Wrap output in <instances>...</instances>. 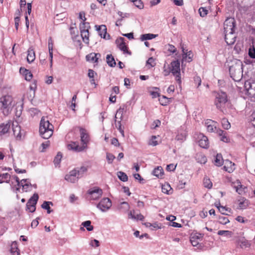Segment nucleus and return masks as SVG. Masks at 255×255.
Instances as JSON below:
<instances>
[{
  "mask_svg": "<svg viewBox=\"0 0 255 255\" xmlns=\"http://www.w3.org/2000/svg\"><path fill=\"white\" fill-rule=\"evenodd\" d=\"M171 187L169 184H164L162 186V192L164 193L169 194V191L171 189Z\"/></svg>",
  "mask_w": 255,
  "mask_h": 255,
  "instance_id": "a18cd8bd",
  "label": "nucleus"
},
{
  "mask_svg": "<svg viewBox=\"0 0 255 255\" xmlns=\"http://www.w3.org/2000/svg\"><path fill=\"white\" fill-rule=\"evenodd\" d=\"M12 98L9 95L2 96L0 98V108L5 116L8 115L11 110Z\"/></svg>",
  "mask_w": 255,
  "mask_h": 255,
  "instance_id": "20e7f679",
  "label": "nucleus"
},
{
  "mask_svg": "<svg viewBox=\"0 0 255 255\" xmlns=\"http://www.w3.org/2000/svg\"><path fill=\"white\" fill-rule=\"evenodd\" d=\"M62 156V153L59 151L57 153V155L54 157L53 163L56 168H59L60 167V163Z\"/></svg>",
  "mask_w": 255,
  "mask_h": 255,
  "instance_id": "b1692460",
  "label": "nucleus"
},
{
  "mask_svg": "<svg viewBox=\"0 0 255 255\" xmlns=\"http://www.w3.org/2000/svg\"><path fill=\"white\" fill-rule=\"evenodd\" d=\"M199 13L200 14V15L201 17H204L208 14V10L206 7H200L199 10Z\"/></svg>",
  "mask_w": 255,
  "mask_h": 255,
  "instance_id": "603ef678",
  "label": "nucleus"
},
{
  "mask_svg": "<svg viewBox=\"0 0 255 255\" xmlns=\"http://www.w3.org/2000/svg\"><path fill=\"white\" fill-rule=\"evenodd\" d=\"M235 31L230 30L227 33L224 31L225 40L228 45H233L236 41L237 36L235 33Z\"/></svg>",
  "mask_w": 255,
  "mask_h": 255,
  "instance_id": "9b49d317",
  "label": "nucleus"
},
{
  "mask_svg": "<svg viewBox=\"0 0 255 255\" xmlns=\"http://www.w3.org/2000/svg\"><path fill=\"white\" fill-rule=\"evenodd\" d=\"M157 36V34H154L152 33L143 34L141 35L140 39L141 41L150 40L155 38Z\"/></svg>",
  "mask_w": 255,
  "mask_h": 255,
  "instance_id": "2f4dec72",
  "label": "nucleus"
},
{
  "mask_svg": "<svg viewBox=\"0 0 255 255\" xmlns=\"http://www.w3.org/2000/svg\"><path fill=\"white\" fill-rule=\"evenodd\" d=\"M215 206L218 208L219 211L223 215H228V214L223 212V210L225 209V208L223 207V206H221L220 202L216 203L215 204Z\"/></svg>",
  "mask_w": 255,
  "mask_h": 255,
  "instance_id": "4d7b16f0",
  "label": "nucleus"
},
{
  "mask_svg": "<svg viewBox=\"0 0 255 255\" xmlns=\"http://www.w3.org/2000/svg\"><path fill=\"white\" fill-rule=\"evenodd\" d=\"M53 126L50 124L47 117H42L39 125V133L43 138L48 139L53 134Z\"/></svg>",
  "mask_w": 255,
  "mask_h": 255,
  "instance_id": "f03ea898",
  "label": "nucleus"
},
{
  "mask_svg": "<svg viewBox=\"0 0 255 255\" xmlns=\"http://www.w3.org/2000/svg\"><path fill=\"white\" fill-rule=\"evenodd\" d=\"M152 174L158 178H162L164 174V171L161 166H157L152 171Z\"/></svg>",
  "mask_w": 255,
  "mask_h": 255,
  "instance_id": "393cba45",
  "label": "nucleus"
},
{
  "mask_svg": "<svg viewBox=\"0 0 255 255\" xmlns=\"http://www.w3.org/2000/svg\"><path fill=\"white\" fill-rule=\"evenodd\" d=\"M112 206L111 200L109 198H104L97 205V207L102 212H106Z\"/></svg>",
  "mask_w": 255,
  "mask_h": 255,
  "instance_id": "0eeeda50",
  "label": "nucleus"
},
{
  "mask_svg": "<svg viewBox=\"0 0 255 255\" xmlns=\"http://www.w3.org/2000/svg\"><path fill=\"white\" fill-rule=\"evenodd\" d=\"M106 61L108 65L111 67H115L116 65L114 57L112 54H108L106 56Z\"/></svg>",
  "mask_w": 255,
  "mask_h": 255,
  "instance_id": "cd10ccee",
  "label": "nucleus"
},
{
  "mask_svg": "<svg viewBox=\"0 0 255 255\" xmlns=\"http://www.w3.org/2000/svg\"><path fill=\"white\" fill-rule=\"evenodd\" d=\"M10 251L13 255L17 253V255H20L19 250L18 248L17 243L16 241L11 243Z\"/></svg>",
  "mask_w": 255,
  "mask_h": 255,
  "instance_id": "473e14b6",
  "label": "nucleus"
},
{
  "mask_svg": "<svg viewBox=\"0 0 255 255\" xmlns=\"http://www.w3.org/2000/svg\"><path fill=\"white\" fill-rule=\"evenodd\" d=\"M218 219H219V223L222 225H226L230 222L229 220L225 217L219 216Z\"/></svg>",
  "mask_w": 255,
  "mask_h": 255,
  "instance_id": "09e8293b",
  "label": "nucleus"
},
{
  "mask_svg": "<svg viewBox=\"0 0 255 255\" xmlns=\"http://www.w3.org/2000/svg\"><path fill=\"white\" fill-rule=\"evenodd\" d=\"M146 227H149L152 230H156L157 229H161V226L159 225V224L157 222H155L153 223H146L145 224Z\"/></svg>",
  "mask_w": 255,
  "mask_h": 255,
  "instance_id": "a19ab883",
  "label": "nucleus"
},
{
  "mask_svg": "<svg viewBox=\"0 0 255 255\" xmlns=\"http://www.w3.org/2000/svg\"><path fill=\"white\" fill-rule=\"evenodd\" d=\"M154 59L153 57H150L146 61V65H149L151 67H154L155 64L154 63Z\"/></svg>",
  "mask_w": 255,
  "mask_h": 255,
  "instance_id": "338daca9",
  "label": "nucleus"
},
{
  "mask_svg": "<svg viewBox=\"0 0 255 255\" xmlns=\"http://www.w3.org/2000/svg\"><path fill=\"white\" fill-rule=\"evenodd\" d=\"M19 72L24 75L25 79L26 81H30L33 77L31 72L24 68L21 67L19 69Z\"/></svg>",
  "mask_w": 255,
  "mask_h": 255,
  "instance_id": "5701e85b",
  "label": "nucleus"
},
{
  "mask_svg": "<svg viewBox=\"0 0 255 255\" xmlns=\"http://www.w3.org/2000/svg\"><path fill=\"white\" fill-rule=\"evenodd\" d=\"M233 233L232 231H224V230H220L218 232V235L220 236H226L231 237Z\"/></svg>",
  "mask_w": 255,
  "mask_h": 255,
  "instance_id": "8fccbe9b",
  "label": "nucleus"
},
{
  "mask_svg": "<svg viewBox=\"0 0 255 255\" xmlns=\"http://www.w3.org/2000/svg\"><path fill=\"white\" fill-rule=\"evenodd\" d=\"M88 194L91 196V198L93 200H97L99 199L102 195V190L97 187H95L90 189L88 191Z\"/></svg>",
  "mask_w": 255,
  "mask_h": 255,
  "instance_id": "f8f14e48",
  "label": "nucleus"
},
{
  "mask_svg": "<svg viewBox=\"0 0 255 255\" xmlns=\"http://www.w3.org/2000/svg\"><path fill=\"white\" fill-rule=\"evenodd\" d=\"M168 46V51L172 53H174L176 52V48L175 46L172 44H168L167 45Z\"/></svg>",
  "mask_w": 255,
  "mask_h": 255,
  "instance_id": "680f3d73",
  "label": "nucleus"
},
{
  "mask_svg": "<svg viewBox=\"0 0 255 255\" xmlns=\"http://www.w3.org/2000/svg\"><path fill=\"white\" fill-rule=\"evenodd\" d=\"M247 94L250 97L255 98V82L246 81L244 85Z\"/></svg>",
  "mask_w": 255,
  "mask_h": 255,
  "instance_id": "6e6552de",
  "label": "nucleus"
},
{
  "mask_svg": "<svg viewBox=\"0 0 255 255\" xmlns=\"http://www.w3.org/2000/svg\"><path fill=\"white\" fill-rule=\"evenodd\" d=\"M133 176L135 179L139 180V181L140 183H144L143 181H144V179L141 177V176H140V175L139 174L135 173L133 175Z\"/></svg>",
  "mask_w": 255,
  "mask_h": 255,
  "instance_id": "69168bd1",
  "label": "nucleus"
},
{
  "mask_svg": "<svg viewBox=\"0 0 255 255\" xmlns=\"http://www.w3.org/2000/svg\"><path fill=\"white\" fill-rule=\"evenodd\" d=\"M250 120L252 125L255 128V111L251 115Z\"/></svg>",
  "mask_w": 255,
  "mask_h": 255,
  "instance_id": "774afa93",
  "label": "nucleus"
},
{
  "mask_svg": "<svg viewBox=\"0 0 255 255\" xmlns=\"http://www.w3.org/2000/svg\"><path fill=\"white\" fill-rule=\"evenodd\" d=\"M117 176L119 179L123 182H126L128 180V176L123 171H118L117 172Z\"/></svg>",
  "mask_w": 255,
  "mask_h": 255,
  "instance_id": "58836bf2",
  "label": "nucleus"
},
{
  "mask_svg": "<svg viewBox=\"0 0 255 255\" xmlns=\"http://www.w3.org/2000/svg\"><path fill=\"white\" fill-rule=\"evenodd\" d=\"M170 98H168L165 96H162L161 97L160 96L158 99L160 104L163 106H167L169 104L170 102Z\"/></svg>",
  "mask_w": 255,
  "mask_h": 255,
  "instance_id": "f704fd0d",
  "label": "nucleus"
},
{
  "mask_svg": "<svg viewBox=\"0 0 255 255\" xmlns=\"http://www.w3.org/2000/svg\"><path fill=\"white\" fill-rule=\"evenodd\" d=\"M39 199L38 194L35 193L29 199L28 204H30L31 202H32V205H31L29 207H27L26 210H28L31 213H33L36 210V205Z\"/></svg>",
  "mask_w": 255,
  "mask_h": 255,
  "instance_id": "4468645a",
  "label": "nucleus"
},
{
  "mask_svg": "<svg viewBox=\"0 0 255 255\" xmlns=\"http://www.w3.org/2000/svg\"><path fill=\"white\" fill-rule=\"evenodd\" d=\"M152 89L156 90V91H150V95L152 96V98H155L157 97H159L160 93L159 91H160V89L157 87H153Z\"/></svg>",
  "mask_w": 255,
  "mask_h": 255,
  "instance_id": "49530a36",
  "label": "nucleus"
},
{
  "mask_svg": "<svg viewBox=\"0 0 255 255\" xmlns=\"http://www.w3.org/2000/svg\"><path fill=\"white\" fill-rule=\"evenodd\" d=\"M35 59V52L33 49L30 48L28 49L27 51V61L29 63H31Z\"/></svg>",
  "mask_w": 255,
  "mask_h": 255,
  "instance_id": "a878e982",
  "label": "nucleus"
},
{
  "mask_svg": "<svg viewBox=\"0 0 255 255\" xmlns=\"http://www.w3.org/2000/svg\"><path fill=\"white\" fill-rule=\"evenodd\" d=\"M53 205V203L50 201H44L43 204L41 205V208L43 209H45L47 210V213L48 214L51 213L53 211L50 209V205Z\"/></svg>",
  "mask_w": 255,
  "mask_h": 255,
  "instance_id": "7c9ffc66",
  "label": "nucleus"
},
{
  "mask_svg": "<svg viewBox=\"0 0 255 255\" xmlns=\"http://www.w3.org/2000/svg\"><path fill=\"white\" fill-rule=\"evenodd\" d=\"M127 108V105H123L122 107H120V108L118 110V111L117 112V114H116V115L115 116V122H116V121H117L116 119L118 118H117L118 115L120 116V119H121V120H123V113H124V111H125V112L126 111Z\"/></svg>",
  "mask_w": 255,
  "mask_h": 255,
  "instance_id": "c85d7f7f",
  "label": "nucleus"
},
{
  "mask_svg": "<svg viewBox=\"0 0 255 255\" xmlns=\"http://www.w3.org/2000/svg\"><path fill=\"white\" fill-rule=\"evenodd\" d=\"M248 54L250 58L252 59L255 58V48L253 45L249 48Z\"/></svg>",
  "mask_w": 255,
  "mask_h": 255,
  "instance_id": "de8ad7c7",
  "label": "nucleus"
},
{
  "mask_svg": "<svg viewBox=\"0 0 255 255\" xmlns=\"http://www.w3.org/2000/svg\"><path fill=\"white\" fill-rule=\"evenodd\" d=\"M203 184L205 187L208 189H211L212 187V183L210 179L208 177H204L203 179Z\"/></svg>",
  "mask_w": 255,
  "mask_h": 255,
  "instance_id": "37998d69",
  "label": "nucleus"
},
{
  "mask_svg": "<svg viewBox=\"0 0 255 255\" xmlns=\"http://www.w3.org/2000/svg\"><path fill=\"white\" fill-rule=\"evenodd\" d=\"M90 28V23L89 22L85 21H82L80 24V31L89 30Z\"/></svg>",
  "mask_w": 255,
  "mask_h": 255,
  "instance_id": "ea45409f",
  "label": "nucleus"
},
{
  "mask_svg": "<svg viewBox=\"0 0 255 255\" xmlns=\"http://www.w3.org/2000/svg\"><path fill=\"white\" fill-rule=\"evenodd\" d=\"M228 101L227 95L225 92L221 91L217 93L215 100L216 108L220 110Z\"/></svg>",
  "mask_w": 255,
  "mask_h": 255,
  "instance_id": "39448f33",
  "label": "nucleus"
},
{
  "mask_svg": "<svg viewBox=\"0 0 255 255\" xmlns=\"http://www.w3.org/2000/svg\"><path fill=\"white\" fill-rule=\"evenodd\" d=\"M10 128V125L2 124L0 125V133L1 134H4L8 132Z\"/></svg>",
  "mask_w": 255,
  "mask_h": 255,
  "instance_id": "c9c22d12",
  "label": "nucleus"
},
{
  "mask_svg": "<svg viewBox=\"0 0 255 255\" xmlns=\"http://www.w3.org/2000/svg\"><path fill=\"white\" fill-rule=\"evenodd\" d=\"M207 130L209 132H215L216 130V123L211 120H208L205 123Z\"/></svg>",
  "mask_w": 255,
  "mask_h": 255,
  "instance_id": "4be33fe9",
  "label": "nucleus"
},
{
  "mask_svg": "<svg viewBox=\"0 0 255 255\" xmlns=\"http://www.w3.org/2000/svg\"><path fill=\"white\" fill-rule=\"evenodd\" d=\"M29 112L32 116H34L35 115H38L40 111L37 108H32L29 110Z\"/></svg>",
  "mask_w": 255,
  "mask_h": 255,
  "instance_id": "052dcab7",
  "label": "nucleus"
},
{
  "mask_svg": "<svg viewBox=\"0 0 255 255\" xmlns=\"http://www.w3.org/2000/svg\"><path fill=\"white\" fill-rule=\"evenodd\" d=\"M195 158L197 161L201 164H205L207 161L206 156L202 153H197Z\"/></svg>",
  "mask_w": 255,
  "mask_h": 255,
  "instance_id": "bb28decb",
  "label": "nucleus"
},
{
  "mask_svg": "<svg viewBox=\"0 0 255 255\" xmlns=\"http://www.w3.org/2000/svg\"><path fill=\"white\" fill-rule=\"evenodd\" d=\"M95 27L96 28V30L98 32L99 34L101 37L105 39H110L111 36L110 34H108L107 32V27L105 25H95Z\"/></svg>",
  "mask_w": 255,
  "mask_h": 255,
  "instance_id": "2eb2a0df",
  "label": "nucleus"
},
{
  "mask_svg": "<svg viewBox=\"0 0 255 255\" xmlns=\"http://www.w3.org/2000/svg\"><path fill=\"white\" fill-rule=\"evenodd\" d=\"M29 179H23L21 180V186L23 192H28L31 190L32 184L28 182Z\"/></svg>",
  "mask_w": 255,
  "mask_h": 255,
  "instance_id": "a211bd4d",
  "label": "nucleus"
},
{
  "mask_svg": "<svg viewBox=\"0 0 255 255\" xmlns=\"http://www.w3.org/2000/svg\"><path fill=\"white\" fill-rule=\"evenodd\" d=\"M224 31L235 30L236 20L234 17H227L224 23Z\"/></svg>",
  "mask_w": 255,
  "mask_h": 255,
  "instance_id": "9d476101",
  "label": "nucleus"
},
{
  "mask_svg": "<svg viewBox=\"0 0 255 255\" xmlns=\"http://www.w3.org/2000/svg\"><path fill=\"white\" fill-rule=\"evenodd\" d=\"M69 30L72 37H75L77 36V33H78V31L76 27H70Z\"/></svg>",
  "mask_w": 255,
  "mask_h": 255,
  "instance_id": "13d9d810",
  "label": "nucleus"
},
{
  "mask_svg": "<svg viewBox=\"0 0 255 255\" xmlns=\"http://www.w3.org/2000/svg\"><path fill=\"white\" fill-rule=\"evenodd\" d=\"M176 165L173 164H170L166 166V169L168 171H174L176 169Z\"/></svg>",
  "mask_w": 255,
  "mask_h": 255,
  "instance_id": "e2e57ef3",
  "label": "nucleus"
},
{
  "mask_svg": "<svg viewBox=\"0 0 255 255\" xmlns=\"http://www.w3.org/2000/svg\"><path fill=\"white\" fill-rule=\"evenodd\" d=\"M240 246L241 248H249L251 246L250 243L246 239H242L240 241Z\"/></svg>",
  "mask_w": 255,
  "mask_h": 255,
  "instance_id": "3c124183",
  "label": "nucleus"
},
{
  "mask_svg": "<svg viewBox=\"0 0 255 255\" xmlns=\"http://www.w3.org/2000/svg\"><path fill=\"white\" fill-rule=\"evenodd\" d=\"M74 170L76 172L77 176L79 179L83 177L86 173L88 168L86 166H82L80 167L75 168Z\"/></svg>",
  "mask_w": 255,
  "mask_h": 255,
  "instance_id": "aec40b11",
  "label": "nucleus"
},
{
  "mask_svg": "<svg viewBox=\"0 0 255 255\" xmlns=\"http://www.w3.org/2000/svg\"><path fill=\"white\" fill-rule=\"evenodd\" d=\"M11 176L8 173L0 174V184L3 182L9 183Z\"/></svg>",
  "mask_w": 255,
  "mask_h": 255,
  "instance_id": "c756f323",
  "label": "nucleus"
},
{
  "mask_svg": "<svg viewBox=\"0 0 255 255\" xmlns=\"http://www.w3.org/2000/svg\"><path fill=\"white\" fill-rule=\"evenodd\" d=\"M101 56L100 53H91L86 56V60L88 61L94 62L97 63L98 61V59Z\"/></svg>",
  "mask_w": 255,
  "mask_h": 255,
  "instance_id": "6ab92c4d",
  "label": "nucleus"
},
{
  "mask_svg": "<svg viewBox=\"0 0 255 255\" xmlns=\"http://www.w3.org/2000/svg\"><path fill=\"white\" fill-rule=\"evenodd\" d=\"M156 137L155 135H152L150 139L148 144L155 146L158 144L157 141L155 140Z\"/></svg>",
  "mask_w": 255,
  "mask_h": 255,
  "instance_id": "bf43d9fd",
  "label": "nucleus"
},
{
  "mask_svg": "<svg viewBox=\"0 0 255 255\" xmlns=\"http://www.w3.org/2000/svg\"><path fill=\"white\" fill-rule=\"evenodd\" d=\"M223 162L224 161L222 154L220 153H218L215 157V165L220 167L223 164Z\"/></svg>",
  "mask_w": 255,
  "mask_h": 255,
  "instance_id": "72a5a7b5",
  "label": "nucleus"
},
{
  "mask_svg": "<svg viewBox=\"0 0 255 255\" xmlns=\"http://www.w3.org/2000/svg\"><path fill=\"white\" fill-rule=\"evenodd\" d=\"M79 178L77 176L76 172L74 169L71 170L68 174L65 176V180L71 183H75L78 181Z\"/></svg>",
  "mask_w": 255,
  "mask_h": 255,
  "instance_id": "dca6fc26",
  "label": "nucleus"
},
{
  "mask_svg": "<svg viewBox=\"0 0 255 255\" xmlns=\"http://www.w3.org/2000/svg\"><path fill=\"white\" fill-rule=\"evenodd\" d=\"M82 225L84 227L86 228L87 230L88 231H92L93 230L94 227L91 225V222L89 220L83 222L82 223Z\"/></svg>",
  "mask_w": 255,
  "mask_h": 255,
  "instance_id": "79ce46f5",
  "label": "nucleus"
},
{
  "mask_svg": "<svg viewBox=\"0 0 255 255\" xmlns=\"http://www.w3.org/2000/svg\"><path fill=\"white\" fill-rule=\"evenodd\" d=\"M225 165L224 166V169L225 171L229 173L233 172L235 169V164L229 160L225 161Z\"/></svg>",
  "mask_w": 255,
  "mask_h": 255,
  "instance_id": "412c9836",
  "label": "nucleus"
},
{
  "mask_svg": "<svg viewBox=\"0 0 255 255\" xmlns=\"http://www.w3.org/2000/svg\"><path fill=\"white\" fill-rule=\"evenodd\" d=\"M80 132L81 141L83 144L82 146H79L74 142L68 145L69 149H71L77 152H81L83 151L84 149L87 147V144L89 141V135L87 130L82 128H80Z\"/></svg>",
  "mask_w": 255,
  "mask_h": 255,
  "instance_id": "7ed1b4c3",
  "label": "nucleus"
},
{
  "mask_svg": "<svg viewBox=\"0 0 255 255\" xmlns=\"http://www.w3.org/2000/svg\"><path fill=\"white\" fill-rule=\"evenodd\" d=\"M180 62L177 60L173 61L171 63V72L175 76V80L180 85L181 84Z\"/></svg>",
  "mask_w": 255,
  "mask_h": 255,
  "instance_id": "423d86ee",
  "label": "nucleus"
},
{
  "mask_svg": "<svg viewBox=\"0 0 255 255\" xmlns=\"http://www.w3.org/2000/svg\"><path fill=\"white\" fill-rule=\"evenodd\" d=\"M221 123L223 128L225 129H228L231 128L230 123L226 118L222 119Z\"/></svg>",
  "mask_w": 255,
  "mask_h": 255,
  "instance_id": "c03bdc74",
  "label": "nucleus"
},
{
  "mask_svg": "<svg viewBox=\"0 0 255 255\" xmlns=\"http://www.w3.org/2000/svg\"><path fill=\"white\" fill-rule=\"evenodd\" d=\"M115 156L112 153H107L106 158L108 161V163L109 164L112 163L113 160L115 158Z\"/></svg>",
  "mask_w": 255,
  "mask_h": 255,
  "instance_id": "5fc2aeb1",
  "label": "nucleus"
},
{
  "mask_svg": "<svg viewBox=\"0 0 255 255\" xmlns=\"http://www.w3.org/2000/svg\"><path fill=\"white\" fill-rule=\"evenodd\" d=\"M198 142L199 145L202 148L207 149L209 147V142L206 136L201 134Z\"/></svg>",
  "mask_w": 255,
  "mask_h": 255,
  "instance_id": "f3484780",
  "label": "nucleus"
},
{
  "mask_svg": "<svg viewBox=\"0 0 255 255\" xmlns=\"http://www.w3.org/2000/svg\"><path fill=\"white\" fill-rule=\"evenodd\" d=\"M17 124V123H16ZM12 130L13 134L17 137H21L20 135V127L16 125L15 126L14 124H12Z\"/></svg>",
  "mask_w": 255,
  "mask_h": 255,
  "instance_id": "e433bc0d",
  "label": "nucleus"
},
{
  "mask_svg": "<svg viewBox=\"0 0 255 255\" xmlns=\"http://www.w3.org/2000/svg\"><path fill=\"white\" fill-rule=\"evenodd\" d=\"M186 137V133H178L176 136V139L178 141H180L181 142L183 141V140H185Z\"/></svg>",
  "mask_w": 255,
  "mask_h": 255,
  "instance_id": "6e6d98bb",
  "label": "nucleus"
},
{
  "mask_svg": "<svg viewBox=\"0 0 255 255\" xmlns=\"http://www.w3.org/2000/svg\"><path fill=\"white\" fill-rule=\"evenodd\" d=\"M132 2H133L136 7L139 9H142L144 7L143 2L141 0H133Z\"/></svg>",
  "mask_w": 255,
  "mask_h": 255,
  "instance_id": "864d4df0",
  "label": "nucleus"
},
{
  "mask_svg": "<svg viewBox=\"0 0 255 255\" xmlns=\"http://www.w3.org/2000/svg\"><path fill=\"white\" fill-rule=\"evenodd\" d=\"M229 70L231 78L235 81L239 82L242 79L243 64L241 60L237 59L233 60L229 66Z\"/></svg>",
  "mask_w": 255,
  "mask_h": 255,
  "instance_id": "f257e3e1",
  "label": "nucleus"
},
{
  "mask_svg": "<svg viewBox=\"0 0 255 255\" xmlns=\"http://www.w3.org/2000/svg\"><path fill=\"white\" fill-rule=\"evenodd\" d=\"M81 32V36L83 41L86 43H89V30L82 31Z\"/></svg>",
  "mask_w": 255,
  "mask_h": 255,
  "instance_id": "4c0bfd02",
  "label": "nucleus"
},
{
  "mask_svg": "<svg viewBox=\"0 0 255 255\" xmlns=\"http://www.w3.org/2000/svg\"><path fill=\"white\" fill-rule=\"evenodd\" d=\"M41 146L42 147V149L41 150V152H44L45 149L48 147L50 145V141L49 140L45 141V142H43L41 144Z\"/></svg>",
  "mask_w": 255,
  "mask_h": 255,
  "instance_id": "0e129e2a",
  "label": "nucleus"
},
{
  "mask_svg": "<svg viewBox=\"0 0 255 255\" xmlns=\"http://www.w3.org/2000/svg\"><path fill=\"white\" fill-rule=\"evenodd\" d=\"M125 39L122 37H120L116 40V43L117 44L118 48L122 51L124 53L128 54L129 55L131 54L130 51L128 50V45L125 42Z\"/></svg>",
  "mask_w": 255,
  "mask_h": 255,
  "instance_id": "1a4fd4ad",
  "label": "nucleus"
},
{
  "mask_svg": "<svg viewBox=\"0 0 255 255\" xmlns=\"http://www.w3.org/2000/svg\"><path fill=\"white\" fill-rule=\"evenodd\" d=\"M204 234L199 233L197 232L193 233L190 236V242L194 247H196L199 244V241H201L204 237Z\"/></svg>",
  "mask_w": 255,
  "mask_h": 255,
  "instance_id": "ddd939ff",
  "label": "nucleus"
}]
</instances>
